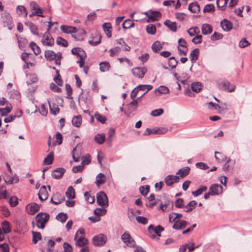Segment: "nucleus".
<instances>
[{
    "instance_id": "1",
    "label": "nucleus",
    "mask_w": 252,
    "mask_h": 252,
    "mask_svg": "<svg viewBox=\"0 0 252 252\" xmlns=\"http://www.w3.org/2000/svg\"><path fill=\"white\" fill-rule=\"evenodd\" d=\"M36 226L40 229H44L46 223L49 221L50 215L48 213L40 212L36 216Z\"/></svg>"
},
{
    "instance_id": "2",
    "label": "nucleus",
    "mask_w": 252,
    "mask_h": 252,
    "mask_svg": "<svg viewBox=\"0 0 252 252\" xmlns=\"http://www.w3.org/2000/svg\"><path fill=\"white\" fill-rule=\"evenodd\" d=\"M96 200L97 204L100 206L107 207L109 205L107 195L104 191H101L97 193Z\"/></svg>"
},
{
    "instance_id": "3",
    "label": "nucleus",
    "mask_w": 252,
    "mask_h": 252,
    "mask_svg": "<svg viewBox=\"0 0 252 252\" xmlns=\"http://www.w3.org/2000/svg\"><path fill=\"white\" fill-rule=\"evenodd\" d=\"M178 51L179 55L180 56H186L188 51V43L187 41L183 38H181L178 40Z\"/></svg>"
},
{
    "instance_id": "4",
    "label": "nucleus",
    "mask_w": 252,
    "mask_h": 252,
    "mask_svg": "<svg viewBox=\"0 0 252 252\" xmlns=\"http://www.w3.org/2000/svg\"><path fill=\"white\" fill-rule=\"evenodd\" d=\"M101 35L97 31H95L91 34L89 43L92 46H96L101 42Z\"/></svg>"
},
{
    "instance_id": "5",
    "label": "nucleus",
    "mask_w": 252,
    "mask_h": 252,
    "mask_svg": "<svg viewBox=\"0 0 252 252\" xmlns=\"http://www.w3.org/2000/svg\"><path fill=\"white\" fill-rule=\"evenodd\" d=\"M107 241V237L102 234H100L93 237V244L95 246H101L105 244Z\"/></svg>"
},
{
    "instance_id": "6",
    "label": "nucleus",
    "mask_w": 252,
    "mask_h": 252,
    "mask_svg": "<svg viewBox=\"0 0 252 252\" xmlns=\"http://www.w3.org/2000/svg\"><path fill=\"white\" fill-rule=\"evenodd\" d=\"M122 240L128 247L133 248L135 247L136 242L135 240L132 238L130 234L128 232H125L122 235Z\"/></svg>"
},
{
    "instance_id": "7",
    "label": "nucleus",
    "mask_w": 252,
    "mask_h": 252,
    "mask_svg": "<svg viewBox=\"0 0 252 252\" xmlns=\"http://www.w3.org/2000/svg\"><path fill=\"white\" fill-rule=\"evenodd\" d=\"M131 72L134 76L142 79L147 73V68L146 67H136L132 69Z\"/></svg>"
},
{
    "instance_id": "8",
    "label": "nucleus",
    "mask_w": 252,
    "mask_h": 252,
    "mask_svg": "<svg viewBox=\"0 0 252 252\" xmlns=\"http://www.w3.org/2000/svg\"><path fill=\"white\" fill-rule=\"evenodd\" d=\"M30 6L32 11H33L36 16L44 17L43 14V9L40 8L38 3L34 1H31L30 3Z\"/></svg>"
},
{
    "instance_id": "9",
    "label": "nucleus",
    "mask_w": 252,
    "mask_h": 252,
    "mask_svg": "<svg viewBox=\"0 0 252 252\" xmlns=\"http://www.w3.org/2000/svg\"><path fill=\"white\" fill-rule=\"evenodd\" d=\"M222 187L219 184H213L209 188V191L211 192L212 195H219L222 193Z\"/></svg>"
},
{
    "instance_id": "10",
    "label": "nucleus",
    "mask_w": 252,
    "mask_h": 252,
    "mask_svg": "<svg viewBox=\"0 0 252 252\" xmlns=\"http://www.w3.org/2000/svg\"><path fill=\"white\" fill-rule=\"evenodd\" d=\"M138 106V103L137 99L133 100V101L130 102L128 104L127 111H125L124 112L125 114H126L127 117H129L131 113L137 110Z\"/></svg>"
},
{
    "instance_id": "11",
    "label": "nucleus",
    "mask_w": 252,
    "mask_h": 252,
    "mask_svg": "<svg viewBox=\"0 0 252 252\" xmlns=\"http://www.w3.org/2000/svg\"><path fill=\"white\" fill-rule=\"evenodd\" d=\"M43 37H45V40H42V42L44 45L53 46L54 45V39L51 36L49 32L46 31Z\"/></svg>"
},
{
    "instance_id": "12",
    "label": "nucleus",
    "mask_w": 252,
    "mask_h": 252,
    "mask_svg": "<svg viewBox=\"0 0 252 252\" xmlns=\"http://www.w3.org/2000/svg\"><path fill=\"white\" fill-rule=\"evenodd\" d=\"M220 89L228 91V92H234L236 87L231 84L228 81H225L219 84Z\"/></svg>"
},
{
    "instance_id": "13",
    "label": "nucleus",
    "mask_w": 252,
    "mask_h": 252,
    "mask_svg": "<svg viewBox=\"0 0 252 252\" xmlns=\"http://www.w3.org/2000/svg\"><path fill=\"white\" fill-rule=\"evenodd\" d=\"M81 159V164H80V172L83 170L85 165H88L91 162L92 157L90 154H87L82 156Z\"/></svg>"
},
{
    "instance_id": "14",
    "label": "nucleus",
    "mask_w": 252,
    "mask_h": 252,
    "mask_svg": "<svg viewBox=\"0 0 252 252\" xmlns=\"http://www.w3.org/2000/svg\"><path fill=\"white\" fill-rule=\"evenodd\" d=\"M179 181V176L172 175H167L164 179V182L167 186H171L175 183H178Z\"/></svg>"
},
{
    "instance_id": "15",
    "label": "nucleus",
    "mask_w": 252,
    "mask_h": 252,
    "mask_svg": "<svg viewBox=\"0 0 252 252\" xmlns=\"http://www.w3.org/2000/svg\"><path fill=\"white\" fill-rule=\"evenodd\" d=\"M188 222L183 220H177L174 223L172 228L175 230H181L185 228Z\"/></svg>"
},
{
    "instance_id": "16",
    "label": "nucleus",
    "mask_w": 252,
    "mask_h": 252,
    "mask_svg": "<svg viewBox=\"0 0 252 252\" xmlns=\"http://www.w3.org/2000/svg\"><path fill=\"white\" fill-rule=\"evenodd\" d=\"M148 230L150 233L154 231V232L158 237H160L161 232L164 230V228L161 225H158L155 228H154V225L153 224H151L148 226Z\"/></svg>"
},
{
    "instance_id": "17",
    "label": "nucleus",
    "mask_w": 252,
    "mask_h": 252,
    "mask_svg": "<svg viewBox=\"0 0 252 252\" xmlns=\"http://www.w3.org/2000/svg\"><path fill=\"white\" fill-rule=\"evenodd\" d=\"M39 199L42 202L47 199L48 193L45 186H42L38 193Z\"/></svg>"
},
{
    "instance_id": "18",
    "label": "nucleus",
    "mask_w": 252,
    "mask_h": 252,
    "mask_svg": "<svg viewBox=\"0 0 252 252\" xmlns=\"http://www.w3.org/2000/svg\"><path fill=\"white\" fill-rule=\"evenodd\" d=\"M65 172V169L63 167H59L55 169L52 173V177L56 179H60L62 178Z\"/></svg>"
},
{
    "instance_id": "19",
    "label": "nucleus",
    "mask_w": 252,
    "mask_h": 252,
    "mask_svg": "<svg viewBox=\"0 0 252 252\" xmlns=\"http://www.w3.org/2000/svg\"><path fill=\"white\" fill-rule=\"evenodd\" d=\"M149 12H151V14H150L149 16H148L147 22H149L150 20H151L152 22H155L158 21L159 18H161V13L158 11L150 10Z\"/></svg>"
},
{
    "instance_id": "20",
    "label": "nucleus",
    "mask_w": 252,
    "mask_h": 252,
    "mask_svg": "<svg viewBox=\"0 0 252 252\" xmlns=\"http://www.w3.org/2000/svg\"><path fill=\"white\" fill-rule=\"evenodd\" d=\"M220 26L223 30L225 32H229L233 27L232 23L226 19H223L220 22Z\"/></svg>"
},
{
    "instance_id": "21",
    "label": "nucleus",
    "mask_w": 252,
    "mask_h": 252,
    "mask_svg": "<svg viewBox=\"0 0 252 252\" xmlns=\"http://www.w3.org/2000/svg\"><path fill=\"white\" fill-rule=\"evenodd\" d=\"M3 180L7 184H12L13 183H17L19 182V177L18 176H12L10 175L5 174L3 177Z\"/></svg>"
},
{
    "instance_id": "22",
    "label": "nucleus",
    "mask_w": 252,
    "mask_h": 252,
    "mask_svg": "<svg viewBox=\"0 0 252 252\" xmlns=\"http://www.w3.org/2000/svg\"><path fill=\"white\" fill-rule=\"evenodd\" d=\"M215 154L216 160L219 162L221 163L224 161L229 162L230 161V158H227L225 155H223L221 153L215 152Z\"/></svg>"
},
{
    "instance_id": "23",
    "label": "nucleus",
    "mask_w": 252,
    "mask_h": 252,
    "mask_svg": "<svg viewBox=\"0 0 252 252\" xmlns=\"http://www.w3.org/2000/svg\"><path fill=\"white\" fill-rule=\"evenodd\" d=\"M60 28L62 31L65 33H73L78 31L77 28L72 26L62 25L61 26Z\"/></svg>"
},
{
    "instance_id": "24",
    "label": "nucleus",
    "mask_w": 252,
    "mask_h": 252,
    "mask_svg": "<svg viewBox=\"0 0 252 252\" xmlns=\"http://www.w3.org/2000/svg\"><path fill=\"white\" fill-rule=\"evenodd\" d=\"M28 206L29 207V212L28 213L31 215L35 214L40 209V206L34 202L29 204Z\"/></svg>"
},
{
    "instance_id": "25",
    "label": "nucleus",
    "mask_w": 252,
    "mask_h": 252,
    "mask_svg": "<svg viewBox=\"0 0 252 252\" xmlns=\"http://www.w3.org/2000/svg\"><path fill=\"white\" fill-rule=\"evenodd\" d=\"M199 55V50L195 48L191 51L189 59L192 63H195L198 60Z\"/></svg>"
},
{
    "instance_id": "26",
    "label": "nucleus",
    "mask_w": 252,
    "mask_h": 252,
    "mask_svg": "<svg viewBox=\"0 0 252 252\" xmlns=\"http://www.w3.org/2000/svg\"><path fill=\"white\" fill-rule=\"evenodd\" d=\"M190 170V167L189 166H187L179 169L176 173V174L179 175V177L184 178L189 174Z\"/></svg>"
},
{
    "instance_id": "27",
    "label": "nucleus",
    "mask_w": 252,
    "mask_h": 252,
    "mask_svg": "<svg viewBox=\"0 0 252 252\" xmlns=\"http://www.w3.org/2000/svg\"><path fill=\"white\" fill-rule=\"evenodd\" d=\"M103 29L108 37L112 36V26L110 23H105L102 25Z\"/></svg>"
},
{
    "instance_id": "28",
    "label": "nucleus",
    "mask_w": 252,
    "mask_h": 252,
    "mask_svg": "<svg viewBox=\"0 0 252 252\" xmlns=\"http://www.w3.org/2000/svg\"><path fill=\"white\" fill-rule=\"evenodd\" d=\"M188 9L192 13H197L200 11V6L196 1H195L189 4Z\"/></svg>"
},
{
    "instance_id": "29",
    "label": "nucleus",
    "mask_w": 252,
    "mask_h": 252,
    "mask_svg": "<svg viewBox=\"0 0 252 252\" xmlns=\"http://www.w3.org/2000/svg\"><path fill=\"white\" fill-rule=\"evenodd\" d=\"M105 182V177L104 174L100 173L96 176L95 183L97 187H99L100 185L104 184Z\"/></svg>"
},
{
    "instance_id": "30",
    "label": "nucleus",
    "mask_w": 252,
    "mask_h": 252,
    "mask_svg": "<svg viewBox=\"0 0 252 252\" xmlns=\"http://www.w3.org/2000/svg\"><path fill=\"white\" fill-rule=\"evenodd\" d=\"M25 25L29 26L31 32L34 35H38V29L37 27L32 22H26Z\"/></svg>"
},
{
    "instance_id": "31",
    "label": "nucleus",
    "mask_w": 252,
    "mask_h": 252,
    "mask_svg": "<svg viewBox=\"0 0 252 252\" xmlns=\"http://www.w3.org/2000/svg\"><path fill=\"white\" fill-rule=\"evenodd\" d=\"M2 20L4 23H5L9 30L12 29V18L9 14H6L2 17Z\"/></svg>"
},
{
    "instance_id": "32",
    "label": "nucleus",
    "mask_w": 252,
    "mask_h": 252,
    "mask_svg": "<svg viewBox=\"0 0 252 252\" xmlns=\"http://www.w3.org/2000/svg\"><path fill=\"white\" fill-rule=\"evenodd\" d=\"M201 30L202 34L206 35L212 32L213 28L210 25L204 24L202 25Z\"/></svg>"
},
{
    "instance_id": "33",
    "label": "nucleus",
    "mask_w": 252,
    "mask_h": 252,
    "mask_svg": "<svg viewBox=\"0 0 252 252\" xmlns=\"http://www.w3.org/2000/svg\"><path fill=\"white\" fill-rule=\"evenodd\" d=\"M45 59L48 61H52L55 59V53L52 50H46L44 53Z\"/></svg>"
},
{
    "instance_id": "34",
    "label": "nucleus",
    "mask_w": 252,
    "mask_h": 252,
    "mask_svg": "<svg viewBox=\"0 0 252 252\" xmlns=\"http://www.w3.org/2000/svg\"><path fill=\"white\" fill-rule=\"evenodd\" d=\"M197 205V202L195 200L190 201L186 206H185L184 211L187 213L190 212Z\"/></svg>"
},
{
    "instance_id": "35",
    "label": "nucleus",
    "mask_w": 252,
    "mask_h": 252,
    "mask_svg": "<svg viewBox=\"0 0 252 252\" xmlns=\"http://www.w3.org/2000/svg\"><path fill=\"white\" fill-rule=\"evenodd\" d=\"M2 230L5 234H7L11 231L10 223L7 220H4L1 222Z\"/></svg>"
},
{
    "instance_id": "36",
    "label": "nucleus",
    "mask_w": 252,
    "mask_h": 252,
    "mask_svg": "<svg viewBox=\"0 0 252 252\" xmlns=\"http://www.w3.org/2000/svg\"><path fill=\"white\" fill-rule=\"evenodd\" d=\"M54 153L51 152L43 160V165H50L52 164L54 161Z\"/></svg>"
},
{
    "instance_id": "37",
    "label": "nucleus",
    "mask_w": 252,
    "mask_h": 252,
    "mask_svg": "<svg viewBox=\"0 0 252 252\" xmlns=\"http://www.w3.org/2000/svg\"><path fill=\"white\" fill-rule=\"evenodd\" d=\"M229 0H217V5L219 9L224 11Z\"/></svg>"
},
{
    "instance_id": "38",
    "label": "nucleus",
    "mask_w": 252,
    "mask_h": 252,
    "mask_svg": "<svg viewBox=\"0 0 252 252\" xmlns=\"http://www.w3.org/2000/svg\"><path fill=\"white\" fill-rule=\"evenodd\" d=\"M164 24L167 26L171 31L175 32L177 31L176 22H171L169 20H166Z\"/></svg>"
},
{
    "instance_id": "39",
    "label": "nucleus",
    "mask_w": 252,
    "mask_h": 252,
    "mask_svg": "<svg viewBox=\"0 0 252 252\" xmlns=\"http://www.w3.org/2000/svg\"><path fill=\"white\" fill-rule=\"evenodd\" d=\"M86 57V54L85 51L80 48V68L85 66V60Z\"/></svg>"
},
{
    "instance_id": "40",
    "label": "nucleus",
    "mask_w": 252,
    "mask_h": 252,
    "mask_svg": "<svg viewBox=\"0 0 252 252\" xmlns=\"http://www.w3.org/2000/svg\"><path fill=\"white\" fill-rule=\"evenodd\" d=\"M94 140L96 143L102 144L105 140V135L104 133H98L94 136Z\"/></svg>"
},
{
    "instance_id": "41",
    "label": "nucleus",
    "mask_w": 252,
    "mask_h": 252,
    "mask_svg": "<svg viewBox=\"0 0 252 252\" xmlns=\"http://www.w3.org/2000/svg\"><path fill=\"white\" fill-rule=\"evenodd\" d=\"M202 87V84L200 82H194L191 85V90L197 93L201 90Z\"/></svg>"
},
{
    "instance_id": "42",
    "label": "nucleus",
    "mask_w": 252,
    "mask_h": 252,
    "mask_svg": "<svg viewBox=\"0 0 252 252\" xmlns=\"http://www.w3.org/2000/svg\"><path fill=\"white\" fill-rule=\"evenodd\" d=\"M152 49L154 52L158 53L162 49V46L159 41H156L152 44Z\"/></svg>"
},
{
    "instance_id": "43",
    "label": "nucleus",
    "mask_w": 252,
    "mask_h": 252,
    "mask_svg": "<svg viewBox=\"0 0 252 252\" xmlns=\"http://www.w3.org/2000/svg\"><path fill=\"white\" fill-rule=\"evenodd\" d=\"M30 47L32 49L35 55H38L40 53L41 50L40 47L37 46L34 42H31L30 43Z\"/></svg>"
},
{
    "instance_id": "44",
    "label": "nucleus",
    "mask_w": 252,
    "mask_h": 252,
    "mask_svg": "<svg viewBox=\"0 0 252 252\" xmlns=\"http://www.w3.org/2000/svg\"><path fill=\"white\" fill-rule=\"evenodd\" d=\"M19 115H14L9 116L8 117L5 118L4 119V122L5 123H10V122H11L13 121H14L16 117H18V118L20 117L23 114L22 111L21 110H19Z\"/></svg>"
},
{
    "instance_id": "45",
    "label": "nucleus",
    "mask_w": 252,
    "mask_h": 252,
    "mask_svg": "<svg viewBox=\"0 0 252 252\" xmlns=\"http://www.w3.org/2000/svg\"><path fill=\"white\" fill-rule=\"evenodd\" d=\"M65 195L68 199H73L75 198V190L72 186L68 188Z\"/></svg>"
},
{
    "instance_id": "46",
    "label": "nucleus",
    "mask_w": 252,
    "mask_h": 252,
    "mask_svg": "<svg viewBox=\"0 0 252 252\" xmlns=\"http://www.w3.org/2000/svg\"><path fill=\"white\" fill-rule=\"evenodd\" d=\"M169 89L165 86H160L158 89L155 90V93H158L159 94H166L168 93Z\"/></svg>"
},
{
    "instance_id": "47",
    "label": "nucleus",
    "mask_w": 252,
    "mask_h": 252,
    "mask_svg": "<svg viewBox=\"0 0 252 252\" xmlns=\"http://www.w3.org/2000/svg\"><path fill=\"white\" fill-rule=\"evenodd\" d=\"M207 189V187L206 186H202L195 191H192V194L194 196H197L201 195L203 192L205 191Z\"/></svg>"
},
{
    "instance_id": "48",
    "label": "nucleus",
    "mask_w": 252,
    "mask_h": 252,
    "mask_svg": "<svg viewBox=\"0 0 252 252\" xmlns=\"http://www.w3.org/2000/svg\"><path fill=\"white\" fill-rule=\"evenodd\" d=\"M85 199L88 203L93 204L95 201L94 196H92L89 192L86 191L84 193Z\"/></svg>"
},
{
    "instance_id": "49",
    "label": "nucleus",
    "mask_w": 252,
    "mask_h": 252,
    "mask_svg": "<svg viewBox=\"0 0 252 252\" xmlns=\"http://www.w3.org/2000/svg\"><path fill=\"white\" fill-rule=\"evenodd\" d=\"M122 25L124 29H128L134 27V23L131 20L126 19L123 22Z\"/></svg>"
},
{
    "instance_id": "50",
    "label": "nucleus",
    "mask_w": 252,
    "mask_h": 252,
    "mask_svg": "<svg viewBox=\"0 0 252 252\" xmlns=\"http://www.w3.org/2000/svg\"><path fill=\"white\" fill-rule=\"evenodd\" d=\"M32 242L34 244H36L38 241L42 239L41 233L39 232H32Z\"/></svg>"
},
{
    "instance_id": "51",
    "label": "nucleus",
    "mask_w": 252,
    "mask_h": 252,
    "mask_svg": "<svg viewBox=\"0 0 252 252\" xmlns=\"http://www.w3.org/2000/svg\"><path fill=\"white\" fill-rule=\"evenodd\" d=\"M107 213V210L104 208H96L94 211V214L95 216H98L99 218L101 216L105 215Z\"/></svg>"
},
{
    "instance_id": "52",
    "label": "nucleus",
    "mask_w": 252,
    "mask_h": 252,
    "mask_svg": "<svg viewBox=\"0 0 252 252\" xmlns=\"http://www.w3.org/2000/svg\"><path fill=\"white\" fill-rule=\"evenodd\" d=\"M67 218H68V216H67V214L64 213L63 212L59 213L56 216V219L60 221L61 222H62L63 223L67 219Z\"/></svg>"
},
{
    "instance_id": "53",
    "label": "nucleus",
    "mask_w": 252,
    "mask_h": 252,
    "mask_svg": "<svg viewBox=\"0 0 252 252\" xmlns=\"http://www.w3.org/2000/svg\"><path fill=\"white\" fill-rule=\"evenodd\" d=\"M178 63V61L174 57H171L169 58L168 65L172 69L176 68Z\"/></svg>"
},
{
    "instance_id": "54",
    "label": "nucleus",
    "mask_w": 252,
    "mask_h": 252,
    "mask_svg": "<svg viewBox=\"0 0 252 252\" xmlns=\"http://www.w3.org/2000/svg\"><path fill=\"white\" fill-rule=\"evenodd\" d=\"M146 32L149 34L154 35L156 32V27L153 24H149L146 27Z\"/></svg>"
},
{
    "instance_id": "55",
    "label": "nucleus",
    "mask_w": 252,
    "mask_h": 252,
    "mask_svg": "<svg viewBox=\"0 0 252 252\" xmlns=\"http://www.w3.org/2000/svg\"><path fill=\"white\" fill-rule=\"evenodd\" d=\"M100 70L102 72L108 71L110 67V63L107 62H101L100 64Z\"/></svg>"
},
{
    "instance_id": "56",
    "label": "nucleus",
    "mask_w": 252,
    "mask_h": 252,
    "mask_svg": "<svg viewBox=\"0 0 252 252\" xmlns=\"http://www.w3.org/2000/svg\"><path fill=\"white\" fill-rule=\"evenodd\" d=\"M150 186L145 185L140 187L139 191L142 195L146 196L150 191Z\"/></svg>"
},
{
    "instance_id": "57",
    "label": "nucleus",
    "mask_w": 252,
    "mask_h": 252,
    "mask_svg": "<svg viewBox=\"0 0 252 252\" xmlns=\"http://www.w3.org/2000/svg\"><path fill=\"white\" fill-rule=\"evenodd\" d=\"M57 44L63 47H66L68 46V42L62 37H58L57 39Z\"/></svg>"
},
{
    "instance_id": "58",
    "label": "nucleus",
    "mask_w": 252,
    "mask_h": 252,
    "mask_svg": "<svg viewBox=\"0 0 252 252\" xmlns=\"http://www.w3.org/2000/svg\"><path fill=\"white\" fill-rule=\"evenodd\" d=\"M215 10V6L213 4H208L206 5L203 9V12H213Z\"/></svg>"
},
{
    "instance_id": "59",
    "label": "nucleus",
    "mask_w": 252,
    "mask_h": 252,
    "mask_svg": "<svg viewBox=\"0 0 252 252\" xmlns=\"http://www.w3.org/2000/svg\"><path fill=\"white\" fill-rule=\"evenodd\" d=\"M153 86L151 85H139L137 87V88L139 89V91H146V93H147L149 91L152 90L153 89Z\"/></svg>"
},
{
    "instance_id": "60",
    "label": "nucleus",
    "mask_w": 252,
    "mask_h": 252,
    "mask_svg": "<svg viewBox=\"0 0 252 252\" xmlns=\"http://www.w3.org/2000/svg\"><path fill=\"white\" fill-rule=\"evenodd\" d=\"M78 145L79 144H77L76 147L73 149L72 151V157L74 161L75 162L79 161V156L77 153V147Z\"/></svg>"
},
{
    "instance_id": "61",
    "label": "nucleus",
    "mask_w": 252,
    "mask_h": 252,
    "mask_svg": "<svg viewBox=\"0 0 252 252\" xmlns=\"http://www.w3.org/2000/svg\"><path fill=\"white\" fill-rule=\"evenodd\" d=\"M159 130V128H154L153 129H151L149 128H147L145 130L144 133H143L144 135H148L151 134H157Z\"/></svg>"
},
{
    "instance_id": "62",
    "label": "nucleus",
    "mask_w": 252,
    "mask_h": 252,
    "mask_svg": "<svg viewBox=\"0 0 252 252\" xmlns=\"http://www.w3.org/2000/svg\"><path fill=\"white\" fill-rule=\"evenodd\" d=\"M10 205L12 207H15L18 204V198L16 196H11L9 200Z\"/></svg>"
},
{
    "instance_id": "63",
    "label": "nucleus",
    "mask_w": 252,
    "mask_h": 252,
    "mask_svg": "<svg viewBox=\"0 0 252 252\" xmlns=\"http://www.w3.org/2000/svg\"><path fill=\"white\" fill-rule=\"evenodd\" d=\"M11 108L5 107V108H0V115L1 116H5L11 112Z\"/></svg>"
},
{
    "instance_id": "64",
    "label": "nucleus",
    "mask_w": 252,
    "mask_h": 252,
    "mask_svg": "<svg viewBox=\"0 0 252 252\" xmlns=\"http://www.w3.org/2000/svg\"><path fill=\"white\" fill-rule=\"evenodd\" d=\"M95 119L102 124H105L106 121V118L100 115L98 113H96L94 115Z\"/></svg>"
}]
</instances>
